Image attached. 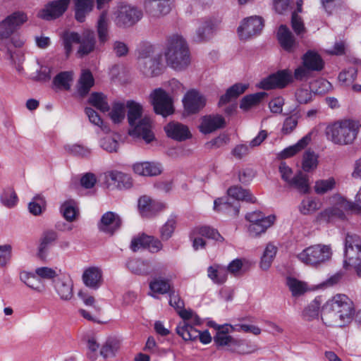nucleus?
I'll use <instances>...</instances> for the list:
<instances>
[{"mask_svg": "<svg viewBox=\"0 0 361 361\" xmlns=\"http://www.w3.org/2000/svg\"><path fill=\"white\" fill-rule=\"evenodd\" d=\"M355 312L353 301L345 295L337 294L322 307L321 319L327 326L343 327L353 321Z\"/></svg>", "mask_w": 361, "mask_h": 361, "instance_id": "f257e3e1", "label": "nucleus"}, {"mask_svg": "<svg viewBox=\"0 0 361 361\" xmlns=\"http://www.w3.org/2000/svg\"><path fill=\"white\" fill-rule=\"evenodd\" d=\"M164 55L166 64L175 71L185 70L191 62L188 44L179 34H172L166 38Z\"/></svg>", "mask_w": 361, "mask_h": 361, "instance_id": "f03ea898", "label": "nucleus"}, {"mask_svg": "<svg viewBox=\"0 0 361 361\" xmlns=\"http://www.w3.org/2000/svg\"><path fill=\"white\" fill-rule=\"evenodd\" d=\"M128 121L130 126L129 135L136 137H142L146 143H149L154 138L151 131V119L148 116H142V106L134 101H128Z\"/></svg>", "mask_w": 361, "mask_h": 361, "instance_id": "7ed1b4c3", "label": "nucleus"}, {"mask_svg": "<svg viewBox=\"0 0 361 361\" xmlns=\"http://www.w3.org/2000/svg\"><path fill=\"white\" fill-rule=\"evenodd\" d=\"M209 326L216 330L213 339L218 349L239 354H248L253 352V350L244 341L229 334L235 330L233 326L227 324L221 326L214 322H210Z\"/></svg>", "mask_w": 361, "mask_h": 361, "instance_id": "20e7f679", "label": "nucleus"}, {"mask_svg": "<svg viewBox=\"0 0 361 361\" xmlns=\"http://www.w3.org/2000/svg\"><path fill=\"white\" fill-rule=\"evenodd\" d=\"M361 125L353 120H343L327 126L326 136L336 145H350L355 140Z\"/></svg>", "mask_w": 361, "mask_h": 361, "instance_id": "39448f33", "label": "nucleus"}, {"mask_svg": "<svg viewBox=\"0 0 361 361\" xmlns=\"http://www.w3.org/2000/svg\"><path fill=\"white\" fill-rule=\"evenodd\" d=\"M63 47L66 56L72 51V44H79L77 54L82 57L94 51L96 39L94 32L91 30H84L81 35L75 32H66L63 35Z\"/></svg>", "mask_w": 361, "mask_h": 361, "instance_id": "423d86ee", "label": "nucleus"}, {"mask_svg": "<svg viewBox=\"0 0 361 361\" xmlns=\"http://www.w3.org/2000/svg\"><path fill=\"white\" fill-rule=\"evenodd\" d=\"M331 254V249L329 245L318 244L306 247L297 257L306 265L317 267L329 260Z\"/></svg>", "mask_w": 361, "mask_h": 361, "instance_id": "0eeeda50", "label": "nucleus"}, {"mask_svg": "<svg viewBox=\"0 0 361 361\" xmlns=\"http://www.w3.org/2000/svg\"><path fill=\"white\" fill-rule=\"evenodd\" d=\"M245 219L249 221L247 230L252 237H257L264 233L275 221V216H265L259 211L247 213Z\"/></svg>", "mask_w": 361, "mask_h": 361, "instance_id": "6e6552de", "label": "nucleus"}, {"mask_svg": "<svg viewBox=\"0 0 361 361\" xmlns=\"http://www.w3.org/2000/svg\"><path fill=\"white\" fill-rule=\"evenodd\" d=\"M281 179L291 188L297 189L302 193L309 192L308 180L300 171L294 173L290 167L285 162H281L279 167Z\"/></svg>", "mask_w": 361, "mask_h": 361, "instance_id": "1a4fd4ad", "label": "nucleus"}, {"mask_svg": "<svg viewBox=\"0 0 361 361\" xmlns=\"http://www.w3.org/2000/svg\"><path fill=\"white\" fill-rule=\"evenodd\" d=\"M27 14L15 11L0 21V40L9 39L27 20Z\"/></svg>", "mask_w": 361, "mask_h": 361, "instance_id": "9d476101", "label": "nucleus"}, {"mask_svg": "<svg viewBox=\"0 0 361 361\" xmlns=\"http://www.w3.org/2000/svg\"><path fill=\"white\" fill-rule=\"evenodd\" d=\"M149 99L156 114L166 117L173 113L172 98L163 89L154 90L149 94Z\"/></svg>", "mask_w": 361, "mask_h": 361, "instance_id": "9b49d317", "label": "nucleus"}, {"mask_svg": "<svg viewBox=\"0 0 361 361\" xmlns=\"http://www.w3.org/2000/svg\"><path fill=\"white\" fill-rule=\"evenodd\" d=\"M264 27L262 17L253 16L244 18L238 27L237 32L240 40H247L260 34Z\"/></svg>", "mask_w": 361, "mask_h": 361, "instance_id": "f8f14e48", "label": "nucleus"}, {"mask_svg": "<svg viewBox=\"0 0 361 361\" xmlns=\"http://www.w3.org/2000/svg\"><path fill=\"white\" fill-rule=\"evenodd\" d=\"M345 266H354L361 261V238L356 234L348 233L345 241Z\"/></svg>", "mask_w": 361, "mask_h": 361, "instance_id": "ddd939ff", "label": "nucleus"}, {"mask_svg": "<svg viewBox=\"0 0 361 361\" xmlns=\"http://www.w3.org/2000/svg\"><path fill=\"white\" fill-rule=\"evenodd\" d=\"M142 11L131 5L118 7L116 16V24L119 27H128L134 25L142 18Z\"/></svg>", "mask_w": 361, "mask_h": 361, "instance_id": "4468645a", "label": "nucleus"}, {"mask_svg": "<svg viewBox=\"0 0 361 361\" xmlns=\"http://www.w3.org/2000/svg\"><path fill=\"white\" fill-rule=\"evenodd\" d=\"M173 3L174 0H146L144 8L150 20H154L169 13Z\"/></svg>", "mask_w": 361, "mask_h": 361, "instance_id": "2eb2a0df", "label": "nucleus"}, {"mask_svg": "<svg viewBox=\"0 0 361 361\" xmlns=\"http://www.w3.org/2000/svg\"><path fill=\"white\" fill-rule=\"evenodd\" d=\"M176 331L185 341H195L199 339L202 343L208 344L212 340L207 330L201 332L189 323L183 322L178 325Z\"/></svg>", "mask_w": 361, "mask_h": 361, "instance_id": "dca6fc26", "label": "nucleus"}, {"mask_svg": "<svg viewBox=\"0 0 361 361\" xmlns=\"http://www.w3.org/2000/svg\"><path fill=\"white\" fill-rule=\"evenodd\" d=\"M292 80V75L288 71H281L271 74L263 79L259 84V87L263 90L283 88Z\"/></svg>", "mask_w": 361, "mask_h": 361, "instance_id": "f3484780", "label": "nucleus"}, {"mask_svg": "<svg viewBox=\"0 0 361 361\" xmlns=\"http://www.w3.org/2000/svg\"><path fill=\"white\" fill-rule=\"evenodd\" d=\"M183 103L188 114H196L206 105V98L199 91L192 89L185 94Z\"/></svg>", "mask_w": 361, "mask_h": 361, "instance_id": "a211bd4d", "label": "nucleus"}, {"mask_svg": "<svg viewBox=\"0 0 361 361\" xmlns=\"http://www.w3.org/2000/svg\"><path fill=\"white\" fill-rule=\"evenodd\" d=\"M71 0H56L49 3L38 13V17L52 20L61 16L68 8Z\"/></svg>", "mask_w": 361, "mask_h": 361, "instance_id": "6ab92c4d", "label": "nucleus"}, {"mask_svg": "<svg viewBox=\"0 0 361 361\" xmlns=\"http://www.w3.org/2000/svg\"><path fill=\"white\" fill-rule=\"evenodd\" d=\"M161 57L159 54L141 56L138 63L140 71L147 77L157 75L161 72Z\"/></svg>", "mask_w": 361, "mask_h": 361, "instance_id": "aec40b11", "label": "nucleus"}, {"mask_svg": "<svg viewBox=\"0 0 361 361\" xmlns=\"http://www.w3.org/2000/svg\"><path fill=\"white\" fill-rule=\"evenodd\" d=\"M52 286L61 300L68 301L73 298V283L71 278L65 274L62 273L54 281Z\"/></svg>", "mask_w": 361, "mask_h": 361, "instance_id": "412c9836", "label": "nucleus"}, {"mask_svg": "<svg viewBox=\"0 0 361 361\" xmlns=\"http://www.w3.org/2000/svg\"><path fill=\"white\" fill-rule=\"evenodd\" d=\"M195 233L202 236H195L192 239V247L195 250L204 248L206 241L202 238V237L214 239L220 242H222L224 240L216 230L209 226H201L196 228L194 231V235Z\"/></svg>", "mask_w": 361, "mask_h": 361, "instance_id": "4be33fe9", "label": "nucleus"}, {"mask_svg": "<svg viewBox=\"0 0 361 361\" xmlns=\"http://www.w3.org/2000/svg\"><path fill=\"white\" fill-rule=\"evenodd\" d=\"M164 207V203L155 201L146 195L142 196L138 200L139 212L143 217H152L163 210Z\"/></svg>", "mask_w": 361, "mask_h": 361, "instance_id": "5701e85b", "label": "nucleus"}, {"mask_svg": "<svg viewBox=\"0 0 361 361\" xmlns=\"http://www.w3.org/2000/svg\"><path fill=\"white\" fill-rule=\"evenodd\" d=\"M75 4V19L82 23L85 20L86 16L92 10L94 0H73ZM111 0H97V8L102 9L104 4Z\"/></svg>", "mask_w": 361, "mask_h": 361, "instance_id": "b1692460", "label": "nucleus"}, {"mask_svg": "<svg viewBox=\"0 0 361 361\" xmlns=\"http://www.w3.org/2000/svg\"><path fill=\"white\" fill-rule=\"evenodd\" d=\"M225 118L219 114H210L201 118L199 129L203 134L212 133L225 126Z\"/></svg>", "mask_w": 361, "mask_h": 361, "instance_id": "393cba45", "label": "nucleus"}, {"mask_svg": "<svg viewBox=\"0 0 361 361\" xmlns=\"http://www.w3.org/2000/svg\"><path fill=\"white\" fill-rule=\"evenodd\" d=\"M121 226V219L120 216L112 212H107L104 214L98 224L100 231L113 235Z\"/></svg>", "mask_w": 361, "mask_h": 361, "instance_id": "a878e982", "label": "nucleus"}, {"mask_svg": "<svg viewBox=\"0 0 361 361\" xmlns=\"http://www.w3.org/2000/svg\"><path fill=\"white\" fill-rule=\"evenodd\" d=\"M277 37L282 48L288 52L293 51V50L298 47V42H296L293 33L285 25H281L279 27Z\"/></svg>", "mask_w": 361, "mask_h": 361, "instance_id": "bb28decb", "label": "nucleus"}, {"mask_svg": "<svg viewBox=\"0 0 361 361\" xmlns=\"http://www.w3.org/2000/svg\"><path fill=\"white\" fill-rule=\"evenodd\" d=\"M84 284L92 289L97 290L102 284V272L97 267H90L82 274Z\"/></svg>", "mask_w": 361, "mask_h": 361, "instance_id": "cd10ccee", "label": "nucleus"}, {"mask_svg": "<svg viewBox=\"0 0 361 361\" xmlns=\"http://www.w3.org/2000/svg\"><path fill=\"white\" fill-rule=\"evenodd\" d=\"M133 169L140 176H154L161 174L163 168L159 163L144 161L134 164Z\"/></svg>", "mask_w": 361, "mask_h": 361, "instance_id": "c85d7f7f", "label": "nucleus"}, {"mask_svg": "<svg viewBox=\"0 0 361 361\" xmlns=\"http://www.w3.org/2000/svg\"><path fill=\"white\" fill-rule=\"evenodd\" d=\"M165 130L169 137L183 141L191 137L188 128L179 123H170L165 127Z\"/></svg>", "mask_w": 361, "mask_h": 361, "instance_id": "c756f323", "label": "nucleus"}, {"mask_svg": "<svg viewBox=\"0 0 361 361\" xmlns=\"http://www.w3.org/2000/svg\"><path fill=\"white\" fill-rule=\"evenodd\" d=\"M302 64L308 67L312 72L321 71L324 67V61L322 56L312 50L307 51L302 56Z\"/></svg>", "mask_w": 361, "mask_h": 361, "instance_id": "7c9ffc66", "label": "nucleus"}, {"mask_svg": "<svg viewBox=\"0 0 361 361\" xmlns=\"http://www.w3.org/2000/svg\"><path fill=\"white\" fill-rule=\"evenodd\" d=\"M207 276L212 282L217 285L224 283L228 277L226 267L218 264H214L207 268Z\"/></svg>", "mask_w": 361, "mask_h": 361, "instance_id": "2f4dec72", "label": "nucleus"}, {"mask_svg": "<svg viewBox=\"0 0 361 361\" xmlns=\"http://www.w3.org/2000/svg\"><path fill=\"white\" fill-rule=\"evenodd\" d=\"M109 19L106 11L99 15L97 23V32L100 44H104L109 39Z\"/></svg>", "mask_w": 361, "mask_h": 361, "instance_id": "473e14b6", "label": "nucleus"}, {"mask_svg": "<svg viewBox=\"0 0 361 361\" xmlns=\"http://www.w3.org/2000/svg\"><path fill=\"white\" fill-rule=\"evenodd\" d=\"M149 288L153 292L152 296L156 298L154 294L164 295L169 293L171 289V284L169 279H165L161 277L154 279L149 283Z\"/></svg>", "mask_w": 361, "mask_h": 361, "instance_id": "72a5a7b5", "label": "nucleus"}, {"mask_svg": "<svg viewBox=\"0 0 361 361\" xmlns=\"http://www.w3.org/2000/svg\"><path fill=\"white\" fill-rule=\"evenodd\" d=\"M247 87V85L241 83H236L232 85L226 90V93L220 97L219 106H223L229 102L231 99L237 98L246 90Z\"/></svg>", "mask_w": 361, "mask_h": 361, "instance_id": "f704fd0d", "label": "nucleus"}, {"mask_svg": "<svg viewBox=\"0 0 361 361\" xmlns=\"http://www.w3.org/2000/svg\"><path fill=\"white\" fill-rule=\"evenodd\" d=\"M310 133L304 136L295 145L290 146L281 152L279 156L281 159L289 158L304 149L310 142Z\"/></svg>", "mask_w": 361, "mask_h": 361, "instance_id": "c9c22d12", "label": "nucleus"}, {"mask_svg": "<svg viewBox=\"0 0 361 361\" xmlns=\"http://www.w3.org/2000/svg\"><path fill=\"white\" fill-rule=\"evenodd\" d=\"M37 276L35 273L22 271L19 277L20 280L28 288L37 293H42L44 291V286L40 284V280Z\"/></svg>", "mask_w": 361, "mask_h": 361, "instance_id": "e433bc0d", "label": "nucleus"}, {"mask_svg": "<svg viewBox=\"0 0 361 361\" xmlns=\"http://www.w3.org/2000/svg\"><path fill=\"white\" fill-rule=\"evenodd\" d=\"M94 78L90 71H83L78 85V92L81 97L85 96L94 85Z\"/></svg>", "mask_w": 361, "mask_h": 361, "instance_id": "4c0bfd02", "label": "nucleus"}, {"mask_svg": "<svg viewBox=\"0 0 361 361\" xmlns=\"http://www.w3.org/2000/svg\"><path fill=\"white\" fill-rule=\"evenodd\" d=\"M278 248L273 243H269L261 257L260 267L263 270H267L271 267L277 253Z\"/></svg>", "mask_w": 361, "mask_h": 361, "instance_id": "58836bf2", "label": "nucleus"}, {"mask_svg": "<svg viewBox=\"0 0 361 361\" xmlns=\"http://www.w3.org/2000/svg\"><path fill=\"white\" fill-rule=\"evenodd\" d=\"M127 267L131 272L138 275L148 274L150 272L149 263L140 259L129 260Z\"/></svg>", "mask_w": 361, "mask_h": 361, "instance_id": "ea45409f", "label": "nucleus"}, {"mask_svg": "<svg viewBox=\"0 0 361 361\" xmlns=\"http://www.w3.org/2000/svg\"><path fill=\"white\" fill-rule=\"evenodd\" d=\"M228 195L237 200H243L252 203L256 201V198L252 196L249 190L238 186L231 187L228 190Z\"/></svg>", "mask_w": 361, "mask_h": 361, "instance_id": "a19ab883", "label": "nucleus"}, {"mask_svg": "<svg viewBox=\"0 0 361 361\" xmlns=\"http://www.w3.org/2000/svg\"><path fill=\"white\" fill-rule=\"evenodd\" d=\"M321 202L312 197H307L302 200L299 205V211L303 215H310L319 210Z\"/></svg>", "mask_w": 361, "mask_h": 361, "instance_id": "79ce46f5", "label": "nucleus"}, {"mask_svg": "<svg viewBox=\"0 0 361 361\" xmlns=\"http://www.w3.org/2000/svg\"><path fill=\"white\" fill-rule=\"evenodd\" d=\"M36 275L44 280H49L54 283L58 277H59L62 272L61 269L58 268H51L49 267H41L35 269Z\"/></svg>", "mask_w": 361, "mask_h": 361, "instance_id": "37998d69", "label": "nucleus"}, {"mask_svg": "<svg viewBox=\"0 0 361 361\" xmlns=\"http://www.w3.org/2000/svg\"><path fill=\"white\" fill-rule=\"evenodd\" d=\"M73 79V73L72 71L61 72L54 77L53 83L59 89L68 90L71 88Z\"/></svg>", "mask_w": 361, "mask_h": 361, "instance_id": "c03bdc74", "label": "nucleus"}, {"mask_svg": "<svg viewBox=\"0 0 361 361\" xmlns=\"http://www.w3.org/2000/svg\"><path fill=\"white\" fill-rule=\"evenodd\" d=\"M321 300L315 298L303 310L302 317L307 321H312L319 317L320 310Z\"/></svg>", "mask_w": 361, "mask_h": 361, "instance_id": "a18cd8bd", "label": "nucleus"}, {"mask_svg": "<svg viewBox=\"0 0 361 361\" xmlns=\"http://www.w3.org/2000/svg\"><path fill=\"white\" fill-rule=\"evenodd\" d=\"M266 96L267 93L264 92L247 95L242 99L240 107V109L247 111L251 107L258 104Z\"/></svg>", "mask_w": 361, "mask_h": 361, "instance_id": "49530a36", "label": "nucleus"}, {"mask_svg": "<svg viewBox=\"0 0 361 361\" xmlns=\"http://www.w3.org/2000/svg\"><path fill=\"white\" fill-rule=\"evenodd\" d=\"M213 26L210 21H204L200 24L193 36L196 42H202L209 39L212 33Z\"/></svg>", "mask_w": 361, "mask_h": 361, "instance_id": "de8ad7c7", "label": "nucleus"}, {"mask_svg": "<svg viewBox=\"0 0 361 361\" xmlns=\"http://www.w3.org/2000/svg\"><path fill=\"white\" fill-rule=\"evenodd\" d=\"M109 176L119 188H128L132 185L130 177L124 173L117 171H111Z\"/></svg>", "mask_w": 361, "mask_h": 361, "instance_id": "09e8293b", "label": "nucleus"}, {"mask_svg": "<svg viewBox=\"0 0 361 361\" xmlns=\"http://www.w3.org/2000/svg\"><path fill=\"white\" fill-rule=\"evenodd\" d=\"M57 234L55 231H48L43 233L40 244L38 248V256L44 258L46 255L47 249L49 244L56 240Z\"/></svg>", "mask_w": 361, "mask_h": 361, "instance_id": "8fccbe9b", "label": "nucleus"}, {"mask_svg": "<svg viewBox=\"0 0 361 361\" xmlns=\"http://www.w3.org/2000/svg\"><path fill=\"white\" fill-rule=\"evenodd\" d=\"M318 165V156L311 150H307L303 154L302 167L306 172L315 170Z\"/></svg>", "mask_w": 361, "mask_h": 361, "instance_id": "3c124183", "label": "nucleus"}, {"mask_svg": "<svg viewBox=\"0 0 361 361\" xmlns=\"http://www.w3.org/2000/svg\"><path fill=\"white\" fill-rule=\"evenodd\" d=\"M89 103L102 112L109 110L106 97L102 93H92L89 98Z\"/></svg>", "mask_w": 361, "mask_h": 361, "instance_id": "603ef678", "label": "nucleus"}, {"mask_svg": "<svg viewBox=\"0 0 361 361\" xmlns=\"http://www.w3.org/2000/svg\"><path fill=\"white\" fill-rule=\"evenodd\" d=\"M61 212L63 217L70 222L73 221L78 214L76 203L73 200L65 202L61 205Z\"/></svg>", "mask_w": 361, "mask_h": 361, "instance_id": "864d4df0", "label": "nucleus"}, {"mask_svg": "<svg viewBox=\"0 0 361 361\" xmlns=\"http://www.w3.org/2000/svg\"><path fill=\"white\" fill-rule=\"evenodd\" d=\"M336 185V180L334 178L326 180H318L314 186V191L318 195H323L332 190Z\"/></svg>", "mask_w": 361, "mask_h": 361, "instance_id": "5fc2aeb1", "label": "nucleus"}, {"mask_svg": "<svg viewBox=\"0 0 361 361\" xmlns=\"http://www.w3.org/2000/svg\"><path fill=\"white\" fill-rule=\"evenodd\" d=\"M119 348L118 341L116 339L109 338L103 345L100 350V355L104 358H108L115 355V353Z\"/></svg>", "mask_w": 361, "mask_h": 361, "instance_id": "6e6d98bb", "label": "nucleus"}, {"mask_svg": "<svg viewBox=\"0 0 361 361\" xmlns=\"http://www.w3.org/2000/svg\"><path fill=\"white\" fill-rule=\"evenodd\" d=\"M287 285L293 296L300 295L307 290L306 283L295 278H288Z\"/></svg>", "mask_w": 361, "mask_h": 361, "instance_id": "4d7b16f0", "label": "nucleus"}, {"mask_svg": "<svg viewBox=\"0 0 361 361\" xmlns=\"http://www.w3.org/2000/svg\"><path fill=\"white\" fill-rule=\"evenodd\" d=\"M65 149L71 154L80 157H87L92 152L90 148L79 144L66 145Z\"/></svg>", "mask_w": 361, "mask_h": 361, "instance_id": "13d9d810", "label": "nucleus"}, {"mask_svg": "<svg viewBox=\"0 0 361 361\" xmlns=\"http://www.w3.org/2000/svg\"><path fill=\"white\" fill-rule=\"evenodd\" d=\"M46 202L42 195H37L28 204L29 212L33 215H39L42 212V208L45 207Z\"/></svg>", "mask_w": 361, "mask_h": 361, "instance_id": "bf43d9fd", "label": "nucleus"}, {"mask_svg": "<svg viewBox=\"0 0 361 361\" xmlns=\"http://www.w3.org/2000/svg\"><path fill=\"white\" fill-rule=\"evenodd\" d=\"M109 114L114 123H120L125 118V104L122 102H115Z\"/></svg>", "mask_w": 361, "mask_h": 361, "instance_id": "052dcab7", "label": "nucleus"}, {"mask_svg": "<svg viewBox=\"0 0 361 361\" xmlns=\"http://www.w3.org/2000/svg\"><path fill=\"white\" fill-rule=\"evenodd\" d=\"M0 200L5 207L11 208L16 205L18 197L13 189H8L3 192Z\"/></svg>", "mask_w": 361, "mask_h": 361, "instance_id": "680f3d73", "label": "nucleus"}, {"mask_svg": "<svg viewBox=\"0 0 361 361\" xmlns=\"http://www.w3.org/2000/svg\"><path fill=\"white\" fill-rule=\"evenodd\" d=\"M357 73V71L355 68L350 67L340 73L338 80L343 85L348 86L356 79Z\"/></svg>", "mask_w": 361, "mask_h": 361, "instance_id": "e2e57ef3", "label": "nucleus"}, {"mask_svg": "<svg viewBox=\"0 0 361 361\" xmlns=\"http://www.w3.org/2000/svg\"><path fill=\"white\" fill-rule=\"evenodd\" d=\"M99 146L109 153L117 152L118 149V142L116 139L109 135L100 140Z\"/></svg>", "mask_w": 361, "mask_h": 361, "instance_id": "0e129e2a", "label": "nucleus"}, {"mask_svg": "<svg viewBox=\"0 0 361 361\" xmlns=\"http://www.w3.org/2000/svg\"><path fill=\"white\" fill-rule=\"evenodd\" d=\"M176 226V221L173 218L168 221L160 228V236L163 240H169L173 235Z\"/></svg>", "mask_w": 361, "mask_h": 361, "instance_id": "69168bd1", "label": "nucleus"}, {"mask_svg": "<svg viewBox=\"0 0 361 361\" xmlns=\"http://www.w3.org/2000/svg\"><path fill=\"white\" fill-rule=\"evenodd\" d=\"M300 115L298 113L288 116L283 124L281 131L283 134H290L296 128L298 123Z\"/></svg>", "mask_w": 361, "mask_h": 361, "instance_id": "338daca9", "label": "nucleus"}, {"mask_svg": "<svg viewBox=\"0 0 361 361\" xmlns=\"http://www.w3.org/2000/svg\"><path fill=\"white\" fill-rule=\"evenodd\" d=\"M291 26L298 36L302 37V35L306 32V28L303 20L296 12H293L292 13Z\"/></svg>", "mask_w": 361, "mask_h": 361, "instance_id": "774afa93", "label": "nucleus"}]
</instances>
